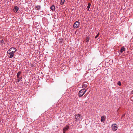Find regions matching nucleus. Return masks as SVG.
<instances>
[{
    "mask_svg": "<svg viewBox=\"0 0 133 133\" xmlns=\"http://www.w3.org/2000/svg\"><path fill=\"white\" fill-rule=\"evenodd\" d=\"M41 7L40 6H36L35 8L36 10H38L40 9Z\"/></svg>",
    "mask_w": 133,
    "mask_h": 133,
    "instance_id": "obj_14",
    "label": "nucleus"
},
{
    "mask_svg": "<svg viewBox=\"0 0 133 133\" xmlns=\"http://www.w3.org/2000/svg\"><path fill=\"white\" fill-rule=\"evenodd\" d=\"M87 94H85L84 95V97H85V98H86V99H89V96H88V97H87Z\"/></svg>",
    "mask_w": 133,
    "mask_h": 133,
    "instance_id": "obj_20",
    "label": "nucleus"
},
{
    "mask_svg": "<svg viewBox=\"0 0 133 133\" xmlns=\"http://www.w3.org/2000/svg\"><path fill=\"white\" fill-rule=\"evenodd\" d=\"M18 9L19 8L18 7L15 6L14 7V9L13 10L15 12H16L18 11Z\"/></svg>",
    "mask_w": 133,
    "mask_h": 133,
    "instance_id": "obj_9",
    "label": "nucleus"
},
{
    "mask_svg": "<svg viewBox=\"0 0 133 133\" xmlns=\"http://www.w3.org/2000/svg\"><path fill=\"white\" fill-rule=\"evenodd\" d=\"M99 33H98L97 34V35L95 36V38H97L98 37V36H99Z\"/></svg>",
    "mask_w": 133,
    "mask_h": 133,
    "instance_id": "obj_21",
    "label": "nucleus"
},
{
    "mask_svg": "<svg viewBox=\"0 0 133 133\" xmlns=\"http://www.w3.org/2000/svg\"><path fill=\"white\" fill-rule=\"evenodd\" d=\"M117 84H118V85L119 86L121 85V83L120 81H119L117 83Z\"/></svg>",
    "mask_w": 133,
    "mask_h": 133,
    "instance_id": "obj_22",
    "label": "nucleus"
},
{
    "mask_svg": "<svg viewBox=\"0 0 133 133\" xmlns=\"http://www.w3.org/2000/svg\"><path fill=\"white\" fill-rule=\"evenodd\" d=\"M125 50V49L124 47H122L121 49L120 50L119 52L121 53H122Z\"/></svg>",
    "mask_w": 133,
    "mask_h": 133,
    "instance_id": "obj_11",
    "label": "nucleus"
},
{
    "mask_svg": "<svg viewBox=\"0 0 133 133\" xmlns=\"http://www.w3.org/2000/svg\"><path fill=\"white\" fill-rule=\"evenodd\" d=\"M101 121L102 122H103L105 120L104 116H102L101 118Z\"/></svg>",
    "mask_w": 133,
    "mask_h": 133,
    "instance_id": "obj_15",
    "label": "nucleus"
},
{
    "mask_svg": "<svg viewBox=\"0 0 133 133\" xmlns=\"http://www.w3.org/2000/svg\"><path fill=\"white\" fill-rule=\"evenodd\" d=\"M119 110V109L117 110V111H118V110Z\"/></svg>",
    "mask_w": 133,
    "mask_h": 133,
    "instance_id": "obj_27",
    "label": "nucleus"
},
{
    "mask_svg": "<svg viewBox=\"0 0 133 133\" xmlns=\"http://www.w3.org/2000/svg\"><path fill=\"white\" fill-rule=\"evenodd\" d=\"M63 41V39L62 38H61L59 39V42L62 43Z\"/></svg>",
    "mask_w": 133,
    "mask_h": 133,
    "instance_id": "obj_19",
    "label": "nucleus"
},
{
    "mask_svg": "<svg viewBox=\"0 0 133 133\" xmlns=\"http://www.w3.org/2000/svg\"><path fill=\"white\" fill-rule=\"evenodd\" d=\"M21 73V71H19L17 74V77L18 78L17 80V82H19L20 80L22 79V76H21L20 77H19V76L20 75Z\"/></svg>",
    "mask_w": 133,
    "mask_h": 133,
    "instance_id": "obj_4",
    "label": "nucleus"
},
{
    "mask_svg": "<svg viewBox=\"0 0 133 133\" xmlns=\"http://www.w3.org/2000/svg\"><path fill=\"white\" fill-rule=\"evenodd\" d=\"M91 4L89 3H88V5L87 7L88 8L87 10L88 11L91 6Z\"/></svg>",
    "mask_w": 133,
    "mask_h": 133,
    "instance_id": "obj_13",
    "label": "nucleus"
},
{
    "mask_svg": "<svg viewBox=\"0 0 133 133\" xmlns=\"http://www.w3.org/2000/svg\"><path fill=\"white\" fill-rule=\"evenodd\" d=\"M16 49L15 48L12 47L9 50L7 51L8 53H11V54H14L16 51Z\"/></svg>",
    "mask_w": 133,
    "mask_h": 133,
    "instance_id": "obj_1",
    "label": "nucleus"
},
{
    "mask_svg": "<svg viewBox=\"0 0 133 133\" xmlns=\"http://www.w3.org/2000/svg\"><path fill=\"white\" fill-rule=\"evenodd\" d=\"M65 0H61L60 2L61 5H63L64 3Z\"/></svg>",
    "mask_w": 133,
    "mask_h": 133,
    "instance_id": "obj_18",
    "label": "nucleus"
},
{
    "mask_svg": "<svg viewBox=\"0 0 133 133\" xmlns=\"http://www.w3.org/2000/svg\"><path fill=\"white\" fill-rule=\"evenodd\" d=\"M69 127L67 125L64 128L63 130V132H65L67 131L69 129Z\"/></svg>",
    "mask_w": 133,
    "mask_h": 133,
    "instance_id": "obj_7",
    "label": "nucleus"
},
{
    "mask_svg": "<svg viewBox=\"0 0 133 133\" xmlns=\"http://www.w3.org/2000/svg\"><path fill=\"white\" fill-rule=\"evenodd\" d=\"M85 103H87V102H85Z\"/></svg>",
    "mask_w": 133,
    "mask_h": 133,
    "instance_id": "obj_26",
    "label": "nucleus"
},
{
    "mask_svg": "<svg viewBox=\"0 0 133 133\" xmlns=\"http://www.w3.org/2000/svg\"><path fill=\"white\" fill-rule=\"evenodd\" d=\"M112 129L114 131H116L117 129V126L114 125L112 126Z\"/></svg>",
    "mask_w": 133,
    "mask_h": 133,
    "instance_id": "obj_10",
    "label": "nucleus"
},
{
    "mask_svg": "<svg viewBox=\"0 0 133 133\" xmlns=\"http://www.w3.org/2000/svg\"><path fill=\"white\" fill-rule=\"evenodd\" d=\"M125 113H124L123 114V115H122V116L121 117V118H123V117H124V116H125Z\"/></svg>",
    "mask_w": 133,
    "mask_h": 133,
    "instance_id": "obj_23",
    "label": "nucleus"
},
{
    "mask_svg": "<svg viewBox=\"0 0 133 133\" xmlns=\"http://www.w3.org/2000/svg\"><path fill=\"white\" fill-rule=\"evenodd\" d=\"M85 89H83L81 90L79 92V96L81 97L86 92Z\"/></svg>",
    "mask_w": 133,
    "mask_h": 133,
    "instance_id": "obj_2",
    "label": "nucleus"
},
{
    "mask_svg": "<svg viewBox=\"0 0 133 133\" xmlns=\"http://www.w3.org/2000/svg\"><path fill=\"white\" fill-rule=\"evenodd\" d=\"M55 6L53 5H52L50 8V9L52 11H54L55 10Z\"/></svg>",
    "mask_w": 133,
    "mask_h": 133,
    "instance_id": "obj_12",
    "label": "nucleus"
},
{
    "mask_svg": "<svg viewBox=\"0 0 133 133\" xmlns=\"http://www.w3.org/2000/svg\"><path fill=\"white\" fill-rule=\"evenodd\" d=\"M89 38L88 37H86L85 39L86 42H89Z\"/></svg>",
    "mask_w": 133,
    "mask_h": 133,
    "instance_id": "obj_16",
    "label": "nucleus"
},
{
    "mask_svg": "<svg viewBox=\"0 0 133 133\" xmlns=\"http://www.w3.org/2000/svg\"><path fill=\"white\" fill-rule=\"evenodd\" d=\"M88 83L86 82H84L83 83V84L82 85V88L84 89L85 88L87 85H88Z\"/></svg>",
    "mask_w": 133,
    "mask_h": 133,
    "instance_id": "obj_6",
    "label": "nucleus"
},
{
    "mask_svg": "<svg viewBox=\"0 0 133 133\" xmlns=\"http://www.w3.org/2000/svg\"><path fill=\"white\" fill-rule=\"evenodd\" d=\"M63 133H65V132H63Z\"/></svg>",
    "mask_w": 133,
    "mask_h": 133,
    "instance_id": "obj_25",
    "label": "nucleus"
},
{
    "mask_svg": "<svg viewBox=\"0 0 133 133\" xmlns=\"http://www.w3.org/2000/svg\"><path fill=\"white\" fill-rule=\"evenodd\" d=\"M0 42L2 44L4 45L5 43H4V41L3 39H2L0 41Z\"/></svg>",
    "mask_w": 133,
    "mask_h": 133,
    "instance_id": "obj_17",
    "label": "nucleus"
},
{
    "mask_svg": "<svg viewBox=\"0 0 133 133\" xmlns=\"http://www.w3.org/2000/svg\"><path fill=\"white\" fill-rule=\"evenodd\" d=\"M79 22L78 21L75 22L74 23L73 27L75 28H76L78 27L79 25Z\"/></svg>",
    "mask_w": 133,
    "mask_h": 133,
    "instance_id": "obj_5",
    "label": "nucleus"
},
{
    "mask_svg": "<svg viewBox=\"0 0 133 133\" xmlns=\"http://www.w3.org/2000/svg\"><path fill=\"white\" fill-rule=\"evenodd\" d=\"M7 53L9 54V55L8 56L10 58H12L14 55V54H11V53H9L8 52H7Z\"/></svg>",
    "mask_w": 133,
    "mask_h": 133,
    "instance_id": "obj_8",
    "label": "nucleus"
},
{
    "mask_svg": "<svg viewBox=\"0 0 133 133\" xmlns=\"http://www.w3.org/2000/svg\"><path fill=\"white\" fill-rule=\"evenodd\" d=\"M81 118V115L79 114H76L75 115V120L77 121Z\"/></svg>",
    "mask_w": 133,
    "mask_h": 133,
    "instance_id": "obj_3",
    "label": "nucleus"
},
{
    "mask_svg": "<svg viewBox=\"0 0 133 133\" xmlns=\"http://www.w3.org/2000/svg\"><path fill=\"white\" fill-rule=\"evenodd\" d=\"M131 93L132 94H133V90L131 92Z\"/></svg>",
    "mask_w": 133,
    "mask_h": 133,
    "instance_id": "obj_24",
    "label": "nucleus"
}]
</instances>
